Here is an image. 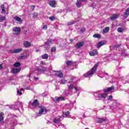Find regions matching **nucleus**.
I'll return each instance as SVG.
<instances>
[{"label":"nucleus","instance_id":"a18cd8bd","mask_svg":"<svg viewBox=\"0 0 129 129\" xmlns=\"http://www.w3.org/2000/svg\"><path fill=\"white\" fill-rule=\"evenodd\" d=\"M111 98H112V95L109 96V97L108 98V100H110V99H111Z\"/></svg>","mask_w":129,"mask_h":129},{"label":"nucleus","instance_id":"ddd939ff","mask_svg":"<svg viewBox=\"0 0 129 129\" xmlns=\"http://www.w3.org/2000/svg\"><path fill=\"white\" fill-rule=\"evenodd\" d=\"M38 70L40 72H46L47 69H46V68L44 67L40 66V67H39Z\"/></svg>","mask_w":129,"mask_h":129},{"label":"nucleus","instance_id":"3c124183","mask_svg":"<svg viewBox=\"0 0 129 129\" xmlns=\"http://www.w3.org/2000/svg\"><path fill=\"white\" fill-rule=\"evenodd\" d=\"M70 41L71 42V43H72V42L74 41V39H70Z\"/></svg>","mask_w":129,"mask_h":129},{"label":"nucleus","instance_id":"f257e3e1","mask_svg":"<svg viewBox=\"0 0 129 129\" xmlns=\"http://www.w3.org/2000/svg\"><path fill=\"white\" fill-rule=\"evenodd\" d=\"M99 66V62H97V63L95 64L93 68L92 69L88 71L87 74L85 75L86 77H91L94 73H95V71L97 70V68Z\"/></svg>","mask_w":129,"mask_h":129},{"label":"nucleus","instance_id":"4468645a","mask_svg":"<svg viewBox=\"0 0 129 129\" xmlns=\"http://www.w3.org/2000/svg\"><path fill=\"white\" fill-rule=\"evenodd\" d=\"M55 75L57 77H58V78H62V77H63V73L61 72H56Z\"/></svg>","mask_w":129,"mask_h":129},{"label":"nucleus","instance_id":"20e7f679","mask_svg":"<svg viewBox=\"0 0 129 129\" xmlns=\"http://www.w3.org/2000/svg\"><path fill=\"white\" fill-rule=\"evenodd\" d=\"M53 44V40L52 39H48L45 42V48L46 49H50V45Z\"/></svg>","mask_w":129,"mask_h":129},{"label":"nucleus","instance_id":"2f4dec72","mask_svg":"<svg viewBox=\"0 0 129 129\" xmlns=\"http://www.w3.org/2000/svg\"><path fill=\"white\" fill-rule=\"evenodd\" d=\"M80 5H81V2L80 1H77L76 6L78 8H80Z\"/></svg>","mask_w":129,"mask_h":129},{"label":"nucleus","instance_id":"052dcab7","mask_svg":"<svg viewBox=\"0 0 129 129\" xmlns=\"http://www.w3.org/2000/svg\"><path fill=\"white\" fill-rule=\"evenodd\" d=\"M33 7V8H35V6H32Z\"/></svg>","mask_w":129,"mask_h":129},{"label":"nucleus","instance_id":"09e8293b","mask_svg":"<svg viewBox=\"0 0 129 129\" xmlns=\"http://www.w3.org/2000/svg\"><path fill=\"white\" fill-rule=\"evenodd\" d=\"M42 115V114L39 113V114H36V116H41Z\"/></svg>","mask_w":129,"mask_h":129},{"label":"nucleus","instance_id":"5fc2aeb1","mask_svg":"<svg viewBox=\"0 0 129 129\" xmlns=\"http://www.w3.org/2000/svg\"><path fill=\"white\" fill-rule=\"evenodd\" d=\"M23 90H24V89L23 88L20 89V91H23Z\"/></svg>","mask_w":129,"mask_h":129},{"label":"nucleus","instance_id":"a211bd4d","mask_svg":"<svg viewBox=\"0 0 129 129\" xmlns=\"http://www.w3.org/2000/svg\"><path fill=\"white\" fill-rule=\"evenodd\" d=\"M12 73L13 74H17V73H19V72H20V71H21V69H13L12 70Z\"/></svg>","mask_w":129,"mask_h":129},{"label":"nucleus","instance_id":"f3484780","mask_svg":"<svg viewBox=\"0 0 129 129\" xmlns=\"http://www.w3.org/2000/svg\"><path fill=\"white\" fill-rule=\"evenodd\" d=\"M114 88L113 87H111L110 88H106V89H104V92H107L108 91H111V90H113Z\"/></svg>","mask_w":129,"mask_h":129},{"label":"nucleus","instance_id":"b1692460","mask_svg":"<svg viewBox=\"0 0 129 129\" xmlns=\"http://www.w3.org/2000/svg\"><path fill=\"white\" fill-rule=\"evenodd\" d=\"M28 57V54H22V55L20 56V58L22 60H24Z\"/></svg>","mask_w":129,"mask_h":129},{"label":"nucleus","instance_id":"a19ab883","mask_svg":"<svg viewBox=\"0 0 129 129\" xmlns=\"http://www.w3.org/2000/svg\"><path fill=\"white\" fill-rule=\"evenodd\" d=\"M66 82H67V81L63 80L61 81V83H62V84H65V83H66Z\"/></svg>","mask_w":129,"mask_h":129},{"label":"nucleus","instance_id":"9b49d317","mask_svg":"<svg viewBox=\"0 0 129 129\" xmlns=\"http://www.w3.org/2000/svg\"><path fill=\"white\" fill-rule=\"evenodd\" d=\"M22 51H23L22 48H18L11 50V53H20Z\"/></svg>","mask_w":129,"mask_h":129},{"label":"nucleus","instance_id":"bb28decb","mask_svg":"<svg viewBox=\"0 0 129 129\" xmlns=\"http://www.w3.org/2000/svg\"><path fill=\"white\" fill-rule=\"evenodd\" d=\"M117 18H118V16L116 14H114L111 17V20L113 21V20H115V19H117Z\"/></svg>","mask_w":129,"mask_h":129},{"label":"nucleus","instance_id":"412c9836","mask_svg":"<svg viewBox=\"0 0 129 129\" xmlns=\"http://www.w3.org/2000/svg\"><path fill=\"white\" fill-rule=\"evenodd\" d=\"M105 45V43L103 41L99 42L97 46V48H100L101 46Z\"/></svg>","mask_w":129,"mask_h":129},{"label":"nucleus","instance_id":"f704fd0d","mask_svg":"<svg viewBox=\"0 0 129 129\" xmlns=\"http://www.w3.org/2000/svg\"><path fill=\"white\" fill-rule=\"evenodd\" d=\"M73 24H74V22L71 21V22H68L67 25L68 26H71V25H73Z\"/></svg>","mask_w":129,"mask_h":129},{"label":"nucleus","instance_id":"7c9ffc66","mask_svg":"<svg viewBox=\"0 0 129 129\" xmlns=\"http://www.w3.org/2000/svg\"><path fill=\"white\" fill-rule=\"evenodd\" d=\"M101 97L102 98H103L104 99H105L106 97H107V94L103 93L101 95Z\"/></svg>","mask_w":129,"mask_h":129},{"label":"nucleus","instance_id":"4d7b16f0","mask_svg":"<svg viewBox=\"0 0 129 129\" xmlns=\"http://www.w3.org/2000/svg\"><path fill=\"white\" fill-rule=\"evenodd\" d=\"M39 51H40L39 49H37L36 50V52H39Z\"/></svg>","mask_w":129,"mask_h":129},{"label":"nucleus","instance_id":"c85d7f7f","mask_svg":"<svg viewBox=\"0 0 129 129\" xmlns=\"http://www.w3.org/2000/svg\"><path fill=\"white\" fill-rule=\"evenodd\" d=\"M123 31H124V29L122 27H119L117 29V32H118L119 33H122Z\"/></svg>","mask_w":129,"mask_h":129},{"label":"nucleus","instance_id":"4be33fe9","mask_svg":"<svg viewBox=\"0 0 129 129\" xmlns=\"http://www.w3.org/2000/svg\"><path fill=\"white\" fill-rule=\"evenodd\" d=\"M43 112H47V109L46 108H42L39 110V113H43Z\"/></svg>","mask_w":129,"mask_h":129},{"label":"nucleus","instance_id":"f8f14e48","mask_svg":"<svg viewBox=\"0 0 129 129\" xmlns=\"http://www.w3.org/2000/svg\"><path fill=\"white\" fill-rule=\"evenodd\" d=\"M61 100H64V97H55L54 101L55 102H59V101H61Z\"/></svg>","mask_w":129,"mask_h":129},{"label":"nucleus","instance_id":"1a4fd4ad","mask_svg":"<svg viewBox=\"0 0 129 129\" xmlns=\"http://www.w3.org/2000/svg\"><path fill=\"white\" fill-rule=\"evenodd\" d=\"M23 45L24 46V47H25V48H29L30 47H31V46H32V44L31 43V42H29V41H25L24 42Z\"/></svg>","mask_w":129,"mask_h":129},{"label":"nucleus","instance_id":"39448f33","mask_svg":"<svg viewBox=\"0 0 129 129\" xmlns=\"http://www.w3.org/2000/svg\"><path fill=\"white\" fill-rule=\"evenodd\" d=\"M13 34L14 35H19L21 32V28L20 27H14L13 29Z\"/></svg>","mask_w":129,"mask_h":129},{"label":"nucleus","instance_id":"c03bdc74","mask_svg":"<svg viewBox=\"0 0 129 129\" xmlns=\"http://www.w3.org/2000/svg\"><path fill=\"white\" fill-rule=\"evenodd\" d=\"M17 94H19V95H22V92H20V91L18 90Z\"/></svg>","mask_w":129,"mask_h":129},{"label":"nucleus","instance_id":"ea45409f","mask_svg":"<svg viewBox=\"0 0 129 129\" xmlns=\"http://www.w3.org/2000/svg\"><path fill=\"white\" fill-rule=\"evenodd\" d=\"M48 26L47 25H44L43 27V30H47Z\"/></svg>","mask_w":129,"mask_h":129},{"label":"nucleus","instance_id":"2eb2a0df","mask_svg":"<svg viewBox=\"0 0 129 129\" xmlns=\"http://www.w3.org/2000/svg\"><path fill=\"white\" fill-rule=\"evenodd\" d=\"M49 4L50 7L52 8H55V6L56 5V2L55 1H51L49 2Z\"/></svg>","mask_w":129,"mask_h":129},{"label":"nucleus","instance_id":"c9c22d12","mask_svg":"<svg viewBox=\"0 0 129 129\" xmlns=\"http://www.w3.org/2000/svg\"><path fill=\"white\" fill-rule=\"evenodd\" d=\"M49 20H50V21H55V17L54 16H52L49 18Z\"/></svg>","mask_w":129,"mask_h":129},{"label":"nucleus","instance_id":"13d9d810","mask_svg":"<svg viewBox=\"0 0 129 129\" xmlns=\"http://www.w3.org/2000/svg\"><path fill=\"white\" fill-rule=\"evenodd\" d=\"M24 32H25V33H27V30H25V31H24Z\"/></svg>","mask_w":129,"mask_h":129},{"label":"nucleus","instance_id":"a878e982","mask_svg":"<svg viewBox=\"0 0 129 129\" xmlns=\"http://www.w3.org/2000/svg\"><path fill=\"white\" fill-rule=\"evenodd\" d=\"M0 122H4V113L0 114Z\"/></svg>","mask_w":129,"mask_h":129},{"label":"nucleus","instance_id":"de8ad7c7","mask_svg":"<svg viewBox=\"0 0 129 129\" xmlns=\"http://www.w3.org/2000/svg\"><path fill=\"white\" fill-rule=\"evenodd\" d=\"M40 63L41 64V65H45L46 63L44 62V61H41Z\"/></svg>","mask_w":129,"mask_h":129},{"label":"nucleus","instance_id":"5701e85b","mask_svg":"<svg viewBox=\"0 0 129 129\" xmlns=\"http://www.w3.org/2000/svg\"><path fill=\"white\" fill-rule=\"evenodd\" d=\"M2 14H6V9H5V5L1 6Z\"/></svg>","mask_w":129,"mask_h":129},{"label":"nucleus","instance_id":"e433bc0d","mask_svg":"<svg viewBox=\"0 0 129 129\" xmlns=\"http://www.w3.org/2000/svg\"><path fill=\"white\" fill-rule=\"evenodd\" d=\"M51 52H56V47H53L51 49Z\"/></svg>","mask_w":129,"mask_h":129},{"label":"nucleus","instance_id":"603ef678","mask_svg":"<svg viewBox=\"0 0 129 129\" xmlns=\"http://www.w3.org/2000/svg\"><path fill=\"white\" fill-rule=\"evenodd\" d=\"M81 2H87V0H80Z\"/></svg>","mask_w":129,"mask_h":129},{"label":"nucleus","instance_id":"4c0bfd02","mask_svg":"<svg viewBox=\"0 0 129 129\" xmlns=\"http://www.w3.org/2000/svg\"><path fill=\"white\" fill-rule=\"evenodd\" d=\"M73 88V85H70L69 86V90H71Z\"/></svg>","mask_w":129,"mask_h":129},{"label":"nucleus","instance_id":"f03ea898","mask_svg":"<svg viewBox=\"0 0 129 129\" xmlns=\"http://www.w3.org/2000/svg\"><path fill=\"white\" fill-rule=\"evenodd\" d=\"M68 115H69V113H63L60 116L55 117L53 119L54 123L59 124V123H60V121H61V119L60 118H62L63 117H67Z\"/></svg>","mask_w":129,"mask_h":129},{"label":"nucleus","instance_id":"49530a36","mask_svg":"<svg viewBox=\"0 0 129 129\" xmlns=\"http://www.w3.org/2000/svg\"><path fill=\"white\" fill-rule=\"evenodd\" d=\"M4 68V67H3V64H0V70H2Z\"/></svg>","mask_w":129,"mask_h":129},{"label":"nucleus","instance_id":"6ab92c4d","mask_svg":"<svg viewBox=\"0 0 129 129\" xmlns=\"http://www.w3.org/2000/svg\"><path fill=\"white\" fill-rule=\"evenodd\" d=\"M109 29V27H106L103 30L102 34H106V33H108Z\"/></svg>","mask_w":129,"mask_h":129},{"label":"nucleus","instance_id":"cd10ccee","mask_svg":"<svg viewBox=\"0 0 129 129\" xmlns=\"http://www.w3.org/2000/svg\"><path fill=\"white\" fill-rule=\"evenodd\" d=\"M93 38H97V39H99L100 38H101V36H100V34H95L93 36Z\"/></svg>","mask_w":129,"mask_h":129},{"label":"nucleus","instance_id":"dca6fc26","mask_svg":"<svg viewBox=\"0 0 129 129\" xmlns=\"http://www.w3.org/2000/svg\"><path fill=\"white\" fill-rule=\"evenodd\" d=\"M14 20H15V21H17V22H18L19 23H22V22H23V20H22V19H21V18L18 16L14 17Z\"/></svg>","mask_w":129,"mask_h":129},{"label":"nucleus","instance_id":"bf43d9fd","mask_svg":"<svg viewBox=\"0 0 129 129\" xmlns=\"http://www.w3.org/2000/svg\"><path fill=\"white\" fill-rule=\"evenodd\" d=\"M105 75H108L107 73H105Z\"/></svg>","mask_w":129,"mask_h":129},{"label":"nucleus","instance_id":"8fccbe9b","mask_svg":"<svg viewBox=\"0 0 129 129\" xmlns=\"http://www.w3.org/2000/svg\"><path fill=\"white\" fill-rule=\"evenodd\" d=\"M75 89L76 92H77V91H78V89L77 88H76V87H75Z\"/></svg>","mask_w":129,"mask_h":129},{"label":"nucleus","instance_id":"680f3d73","mask_svg":"<svg viewBox=\"0 0 129 129\" xmlns=\"http://www.w3.org/2000/svg\"><path fill=\"white\" fill-rule=\"evenodd\" d=\"M29 103H31V102H30Z\"/></svg>","mask_w":129,"mask_h":129},{"label":"nucleus","instance_id":"423d86ee","mask_svg":"<svg viewBox=\"0 0 129 129\" xmlns=\"http://www.w3.org/2000/svg\"><path fill=\"white\" fill-rule=\"evenodd\" d=\"M83 46H84V42L82 41L77 43L76 45V48H77V49H80V48H81V47H83Z\"/></svg>","mask_w":129,"mask_h":129},{"label":"nucleus","instance_id":"393cba45","mask_svg":"<svg viewBox=\"0 0 129 129\" xmlns=\"http://www.w3.org/2000/svg\"><path fill=\"white\" fill-rule=\"evenodd\" d=\"M67 66H72V65H73V61L71 60H68L67 61Z\"/></svg>","mask_w":129,"mask_h":129},{"label":"nucleus","instance_id":"72a5a7b5","mask_svg":"<svg viewBox=\"0 0 129 129\" xmlns=\"http://www.w3.org/2000/svg\"><path fill=\"white\" fill-rule=\"evenodd\" d=\"M21 63L20 62H16L14 64V67H19V66H20Z\"/></svg>","mask_w":129,"mask_h":129},{"label":"nucleus","instance_id":"0eeeda50","mask_svg":"<svg viewBox=\"0 0 129 129\" xmlns=\"http://www.w3.org/2000/svg\"><path fill=\"white\" fill-rule=\"evenodd\" d=\"M128 16H129V8L126 9L123 15V18H124V19H126V18H127Z\"/></svg>","mask_w":129,"mask_h":129},{"label":"nucleus","instance_id":"e2e57ef3","mask_svg":"<svg viewBox=\"0 0 129 129\" xmlns=\"http://www.w3.org/2000/svg\"><path fill=\"white\" fill-rule=\"evenodd\" d=\"M85 129H88V128H85Z\"/></svg>","mask_w":129,"mask_h":129},{"label":"nucleus","instance_id":"6e6d98bb","mask_svg":"<svg viewBox=\"0 0 129 129\" xmlns=\"http://www.w3.org/2000/svg\"><path fill=\"white\" fill-rule=\"evenodd\" d=\"M65 113H70V112L67 111V112H66Z\"/></svg>","mask_w":129,"mask_h":129},{"label":"nucleus","instance_id":"864d4df0","mask_svg":"<svg viewBox=\"0 0 129 129\" xmlns=\"http://www.w3.org/2000/svg\"><path fill=\"white\" fill-rule=\"evenodd\" d=\"M35 80H39V78H35Z\"/></svg>","mask_w":129,"mask_h":129},{"label":"nucleus","instance_id":"c756f323","mask_svg":"<svg viewBox=\"0 0 129 129\" xmlns=\"http://www.w3.org/2000/svg\"><path fill=\"white\" fill-rule=\"evenodd\" d=\"M41 58L42 59H48V54L47 53H45L41 56Z\"/></svg>","mask_w":129,"mask_h":129},{"label":"nucleus","instance_id":"37998d69","mask_svg":"<svg viewBox=\"0 0 129 129\" xmlns=\"http://www.w3.org/2000/svg\"><path fill=\"white\" fill-rule=\"evenodd\" d=\"M81 31L82 32V33L85 32V28H82L81 29Z\"/></svg>","mask_w":129,"mask_h":129},{"label":"nucleus","instance_id":"7ed1b4c3","mask_svg":"<svg viewBox=\"0 0 129 129\" xmlns=\"http://www.w3.org/2000/svg\"><path fill=\"white\" fill-rule=\"evenodd\" d=\"M20 105H22V103L21 102H17L15 105H11L9 107L10 109H19Z\"/></svg>","mask_w":129,"mask_h":129},{"label":"nucleus","instance_id":"79ce46f5","mask_svg":"<svg viewBox=\"0 0 129 129\" xmlns=\"http://www.w3.org/2000/svg\"><path fill=\"white\" fill-rule=\"evenodd\" d=\"M120 46V45H119V44L115 45L114 46V48H118Z\"/></svg>","mask_w":129,"mask_h":129},{"label":"nucleus","instance_id":"473e14b6","mask_svg":"<svg viewBox=\"0 0 129 129\" xmlns=\"http://www.w3.org/2000/svg\"><path fill=\"white\" fill-rule=\"evenodd\" d=\"M6 17H0V22H4V21H5V20H6Z\"/></svg>","mask_w":129,"mask_h":129},{"label":"nucleus","instance_id":"6e6552de","mask_svg":"<svg viewBox=\"0 0 129 129\" xmlns=\"http://www.w3.org/2000/svg\"><path fill=\"white\" fill-rule=\"evenodd\" d=\"M31 104L33 107H36V106H38V105H39V101H38L37 99H35L33 100Z\"/></svg>","mask_w":129,"mask_h":129},{"label":"nucleus","instance_id":"9d476101","mask_svg":"<svg viewBox=\"0 0 129 129\" xmlns=\"http://www.w3.org/2000/svg\"><path fill=\"white\" fill-rule=\"evenodd\" d=\"M98 54V52H97V49H95L89 52V55H90V56H95V55H97Z\"/></svg>","mask_w":129,"mask_h":129},{"label":"nucleus","instance_id":"0e129e2a","mask_svg":"<svg viewBox=\"0 0 129 129\" xmlns=\"http://www.w3.org/2000/svg\"><path fill=\"white\" fill-rule=\"evenodd\" d=\"M122 1H124V0H122Z\"/></svg>","mask_w":129,"mask_h":129},{"label":"nucleus","instance_id":"aec40b11","mask_svg":"<svg viewBox=\"0 0 129 129\" xmlns=\"http://www.w3.org/2000/svg\"><path fill=\"white\" fill-rule=\"evenodd\" d=\"M105 120H106V119L105 118H99L97 122H98V123H102V122H103V121H105Z\"/></svg>","mask_w":129,"mask_h":129},{"label":"nucleus","instance_id":"58836bf2","mask_svg":"<svg viewBox=\"0 0 129 129\" xmlns=\"http://www.w3.org/2000/svg\"><path fill=\"white\" fill-rule=\"evenodd\" d=\"M38 17V13H34L33 18H37Z\"/></svg>","mask_w":129,"mask_h":129}]
</instances>
